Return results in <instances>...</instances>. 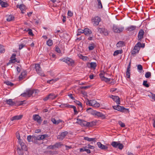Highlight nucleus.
I'll use <instances>...</instances> for the list:
<instances>
[{"label": "nucleus", "instance_id": "obj_1", "mask_svg": "<svg viewBox=\"0 0 155 155\" xmlns=\"http://www.w3.org/2000/svg\"><path fill=\"white\" fill-rule=\"evenodd\" d=\"M124 29L123 26H118L115 25H114L113 27V30L115 33H120L122 32Z\"/></svg>", "mask_w": 155, "mask_h": 155}, {"label": "nucleus", "instance_id": "obj_2", "mask_svg": "<svg viewBox=\"0 0 155 155\" xmlns=\"http://www.w3.org/2000/svg\"><path fill=\"white\" fill-rule=\"evenodd\" d=\"M35 68L38 74L42 76H45V74L43 73L41 70V68L39 64H35Z\"/></svg>", "mask_w": 155, "mask_h": 155}, {"label": "nucleus", "instance_id": "obj_3", "mask_svg": "<svg viewBox=\"0 0 155 155\" xmlns=\"http://www.w3.org/2000/svg\"><path fill=\"white\" fill-rule=\"evenodd\" d=\"M101 21L100 17L98 16H95L92 19V21L93 22V25L94 26H97L99 24V22Z\"/></svg>", "mask_w": 155, "mask_h": 155}, {"label": "nucleus", "instance_id": "obj_4", "mask_svg": "<svg viewBox=\"0 0 155 155\" xmlns=\"http://www.w3.org/2000/svg\"><path fill=\"white\" fill-rule=\"evenodd\" d=\"M113 107L115 110L121 112H124L125 110H128V109L124 108V107L120 106L119 105L113 106Z\"/></svg>", "mask_w": 155, "mask_h": 155}, {"label": "nucleus", "instance_id": "obj_5", "mask_svg": "<svg viewBox=\"0 0 155 155\" xmlns=\"http://www.w3.org/2000/svg\"><path fill=\"white\" fill-rule=\"evenodd\" d=\"M77 123L80 125L81 126H85L87 127V122L86 121L78 118L77 119Z\"/></svg>", "mask_w": 155, "mask_h": 155}, {"label": "nucleus", "instance_id": "obj_6", "mask_svg": "<svg viewBox=\"0 0 155 155\" xmlns=\"http://www.w3.org/2000/svg\"><path fill=\"white\" fill-rule=\"evenodd\" d=\"M33 119L36 121L38 124H40L41 122V118L38 114H34L33 116Z\"/></svg>", "mask_w": 155, "mask_h": 155}, {"label": "nucleus", "instance_id": "obj_7", "mask_svg": "<svg viewBox=\"0 0 155 155\" xmlns=\"http://www.w3.org/2000/svg\"><path fill=\"white\" fill-rule=\"evenodd\" d=\"M93 112L92 114L93 115H94L98 117H100L102 118H105L104 115L100 112H97L96 110H94L93 111Z\"/></svg>", "mask_w": 155, "mask_h": 155}, {"label": "nucleus", "instance_id": "obj_8", "mask_svg": "<svg viewBox=\"0 0 155 155\" xmlns=\"http://www.w3.org/2000/svg\"><path fill=\"white\" fill-rule=\"evenodd\" d=\"M68 133V132L67 131L61 133L60 135H59L57 136V138L60 140H62L66 136Z\"/></svg>", "mask_w": 155, "mask_h": 155}, {"label": "nucleus", "instance_id": "obj_9", "mask_svg": "<svg viewBox=\"0 0 155 155\" xmlns=\"http://www.w3.org/2000/svg\"><path fill=\"white\" fill-rule=\"evenodd\" d=\"M144 34V32L143 29H141L139 32L138 38V40L141 41V40L143 38V36Z\"/></svg>", "mask_w": 155, "mask_h": 155}, {"label": "nucleus", "instance_id": "obj_10", "mask_svg": "<svg viewBox=\"0 0 155 155\" xmlns=\"http://www.w3.org/2000/svg\"><path fill=\"white\" fill-rule=\"evenodd\" d=\"M61 143L59 142L56 143L55 144L49 146V148L51 149H54L56 148H58L62 145Z\"/></svg>", "mask_w": 155, "mask_h": 155}, {"label": "nucleus", "instance_id": "obj_11", "mask_svg": "<svg viewBox=\"0 0 155 155\" xmlns=\"http://www.w3.org/2000/svg\"><path fill=\"white\" fill-rule=\"evenodd\" d=\"M103 74L102 73V72H101L99 74V76L100 78H101V80L103 81H104L106 82H108L110 81L111 79L108 78H106L104 76H102V75Z\"/></svg>", "mask_w": 155, "mask_h": 155}, {"label": "nucleus", "instance_id": "obj_12", "mask_svg": "<svg viewBox=\"0 0 155 155\" xmlns=\"http://www.w3.org/2000/svg\"><path fill=\"white\" fill-rule=\"evenodd\" d=\"M140 48L139 47H137L136 45L134 46V48L131 51V54L133 55L135 54L136 53H138Z\"/></svg>", "mask_w": 155, "mask_h": 155}, {"label": "nucleus", "instance_id": "obj_13", "mask_svg": "<svg viewBox=\"0 0 155 155\" xmlns=\"http://www.w3.org/2000/svg\"><path fill=\"white\" fill-rule=\"evenodd\" d=\"M23 115H16L11 117L10 118V120L11 121H13L14 120H18L21 119Z\"/></svg>", "mask_w": 155, "mask_h": 155}, {"label": "nucleus", "instance_id": "obj_14", "mask_svg": "<svg viewBox=\"0 0 155 155\" xmlns=\"http://www.w3.org/2000/svg\"><path fill=\"white\" fill-rule=\"evenodd\" d=\"M97 145H98V147L102 150H106L108 148L107 147L102 144L100 142H97Z\"/></svg>", "mask_w": 155, "mask_h": 155}, {"label": "nucleus", "instance_id": "obj_15", "mask_svg": "<svg viewBox=\"0 0 155 155\" xmlns=\"http://www.w3.org/2000/svg\"><path fill=\"white\" fill-rule=\"evenodd\" d=\"M20 146H21V148H20L19 147L17 148V150H19L20 151H21V150H26V146L23 142L19 144Z\"/></svg>", "mask_w": 155, "mask_h": 155}, {"label": "nucleus", "instance_id": "obj_16", "mask_svg": "<svg viewBox=\"0 0 155 155\" xmlns=\"http://www.w3.org/2000/svg\"><path fill=\"white\" fill-rule=\"evenodd\" d=\"M38 138V137H33L32 139V141L35 143L40 145L41 143L38 142V141L40 140Z\"/></svg>", "mask_w": 155, "mask_h": 155}, {"label": "nucleus", "instance_id": "obj_17", "mask_svg": "<svg viewBox=\"0 0 155 155\" xmlns=\"http://www.w3.org/2000/svg\"><path fill=\"white\" fill-rule=\"evenodd\" d=\"M112 98L117 104H120V100L119 97L117 96L112 95Z\"/></svg>", "mask_w": 155, "mask_h": 155}, {"label": "nucleus", "instance_id": "obj_18", "mask_svg": "<svg viewBox=\"0 0 155 155\" xmlns=\"http://www.w3.org/2000/svg\"><path fill=\"white\" fill-rule=\"evenodd\" d=\"M27 75V72L25 71H24L21 72V74L19 76V79L20 80H21L25 78Z\"/></svg>", "mask_w": 155, "mask_h": 155}, {"label": "nucleus", "instance_id": "obj_19", "mask_svg": "<svg viewBox=\"0 0 155 155\" xmlns=\"http://www.w3.org/2000/svg\"><path fill=\"white\" fill-rule=\"evenodd\" d=\"M16 56V54L13 53L12 54L10 58V60H9L10 62L11 63H14L15 62V60L16 59L15 56Z\"/></svg>", "mask_w": 155, "mask_h": 155}, {"label": "nucleus", "instance_id": "obj_20", "mask_svg": "<svg viewBox=\"0 0 155 155\" xmlns=\"http://www.w3.org/2000/svg\"><path fill=\"white\" fill-rule=\"evenodd\" d=\"M75 65V63L74 61L71 58H68V66L73 67Z\"/></svg>", "mask_w": 155, "mask_h": 155}, {"label": "nucleus", "instance_id": "obj_21", "mask_svg": "<svg viewBox=\"0 0 155 155\" xmlns=\"http://www.w3.org/2000/svg\"><path fill=\"white\" fill-rule=\"evenodd\" d=\"M84 139L89 142L94 141L95 142L97 140L96 138H90L87 137H84Z\"/></svg>", "mask_w": 155, "mask_h": 155}, {"label": "nucleus", "instance_id": "obj_22", "mask_svg": "<svg viewBox=\"0 0 155 155\" xmlns=\"http://www.w3.org/2000/svg\"><path fill=\"white\" fill-rule=\"evenodd\" d=\"M84 31V33L86 35L91 34L92 33L91 31L87 28H85Z\"/></svg>", "mask_w": 155, "mask_h": 155}, {"label": "nucleus", "instance_id": "obj_23", "mask_svg": "<svg viewBox=\"0 0 155 155\" xmlns=\"http://www.w3.org/2000/svg\"><path fill=\"white\" fill-rule=\"evenodd\" d=\"M6 102L10 106H13L15 104V103L12 101V99L7 100Z\"/></svg>", "mask_w": 155, "mask_h": 155}, {"label": "nucleus", "instance_id": "obj_24", "mask_svg": "<svg viewBox=\"0 0 155 155\" xmlns=\"http://www.w3.org/2000/svg\"><path fill=\"white\" fill-rule=\"evenodd\" d=\"M49 99L52 100H54L55 99L57 96V95H55L53 93H51L49 95Z\"/></svg>", "mask_w": 155, "mask_h": 155}, {"label": "nucleus", "instance_id": "obj_25", "mask_svg": "<svg viewBox=\"0 0 155 155\" xmlns=\"http://www.w3.org/2000/svg\"><path fill=\"white\" fill-rule=\"evenodd\" d=\"M96 122L94 121H92L90 122H87V127H92L95 125Z\"/></svg>", "mask_w": 155, "mask_h": 155}, {"label": "nucleus", "instance_id": "obj_26", "mask_svg": "<svg viewBox=\"0 0 155 155\" xmlns=\"http://www.w3.org/2000/svg\"><path fill=\"white\" fill-rule=\"evenodd\" d=\"M14 19V17L12 15H10L7 16L6 20L7 21H10L13 20Z\"/></svg>", "mask_w": 155, "mask_h": 155}, {"label": "nucleus", "instance_id": "obj_27", "mask_svg": "<svg viewBox=\"0 0 155 155\" xmlns=\"http://www.w3.org/2000/svg\"><path fill=\"white\" fill-rule=\"evenodd\" d=\"M136 27L135 26L131 25L128 27L127 29V31H131L135 30Z\"/></svg>", "mask_w": 155, "mask_h": 155}, {"label": "nucleus", "instance_id": "obj_28", "mask_svg": "<svg viewBox=\"0 0 155 155\" xmlns=\"http://www.w3.org/2000/svg\"><path fill=\"white\" fill-rule=\"evenodd\" d=\"M124 42L123 41H120L118 42L116 44V45L117 47H122L124 46Z\"/></svg>", "mask_w": 155, "mask_h": 155}, {"label": "nucleus", "instance_id": "obj_29", "mask_svg": "<svg viewBox=\"0 0 155 155\" xmlns=\"http://www.w3.org/2000/svg\"><path fill=\"white\" fill-rule=\"evenodd\" d=\"M38 138V139H39L40 140H43L46 137H48V135L47 134H43L41 135H39L38 136H37Z\"/></svg>", "mask_w": 155, "mask_h": 155}, {"label": "nucleus", "instance_id": "obj_30", "mask_svg": "<svg viewBox=\"0 0 155 155\" xmlns=\"http://www.w3.org/2000/svg\"><path fill=\"white\" fill-rule=\"evenodd\" d=\"M68 108H73V109L74 112V113L75 114H77L78 113V112L77 110V109L76 107L73 105H68Z\"/></svg>", "mask_w": 155, "mask_h": 155}, {"label": "nucleus", "instance_id": "obj_31", "mask_svg": "<svg viewBox=\"0 0 155 155\" xmlns=\"http://www.w3.org/2000/svg\"><path fill=\"white\" fill-rule=\"evenodd\" d=\"M123 53V51L122 50H117L115 51L113 54L114 56H115L119 54H121Z\"/></svg>", "mask_w": 155, "mask_h": 155}, {"label": "nucleus", "instance_id": "obj_32", "mask_svg": "<svg viewBox=\"0 0 155 155\" xmlns=\"http://www.w3.org/2000/svg\"><path fill=\"white\" fill-rule=\"evenodd\" d=\"M135 45L137 47H139V48H143L145 47L144 44H141L140 42H138Z\"/></svg>", "mask_w": 155, "mask_h": 155}, {"label": "nucleus", "instance_id": "obj_33", "mask_svg": "<svg viewBox=\"0 0 155 155\" xmlns=\"http://www.w3.org/2000/svg\"><path fill=\"white\" fill-rule=\"evenodd\" d=\"M1 5L2 7L6 8L8 6V4L6 2L2 1L1 4Z\"/></svg>", "mask_w": 155, "mask_h": 155}, {"label": "nucleus", "instance_id": "obj_34", "mask_svg": "<svg viewBox=\"0 0 155 155\" xmlns=\"http://www.w3.org/2000/svg\"><path fill=\"white\" fill-rule=\"evenodd\" d=\"M51 121H52V122L54 124H58L61 121V120H58L57 121H56L55 119L54 118H52L51 119Z\"/></svg>", "mask_w": 155, "mask_h": 155}, {"label": "nucleus", "instance_id": "obj_35", "mask_svg": "<svg viewBox=\"0 0 155 155\" xmlns=\"http://www.w3.org/2000/svg\"><path fill=\"white\" fill-rule=\"evenodd\" d=\"M58 78H55L54 79H51L49 80H48L47 81V82L48 83H49L50 84H52L54 83L56 81H58Z\"/></svg>", "mask_w": 155, "mask_h": 155}, {"label": "nucleus", "instance_id": "obj_36", "mask_svg": "<svg viewBox=\"0 0 155 155\" xmlns=\"http://www.w3.org/2000/svg\"><path fill=\"white\" fill-rule=\"evenodd\" d=\"M5 49L4 46L0 44V52L1 53H4L5 52Z\"/></svg>", "mask_w": 155, "mask_h": 155}, {"label": "nucleus", "instance_id": "obj_37", "mask_svg": "<svg viewBox=\"0 0 155 155\" xmlns=\"http://www.w3.org/2000/svg\"><path fill=\"white\" fill-rule=\"evenodd\" d=\"M118 144L119 143L117 142L113 141L111 145L113 147L117 148L118 146Z\"/></svg>", "mask_w": 155, "mask_h": 155}, {"label": "nucleus", "instance_id": "obj_38", "mask_svg": "<svg viewBox=\"0 0 155 155\" xmlns=\"http://www.w3.org/2000/svg\"><path fill=\"white\" fill-rule=\"evenodd\" d=\"M17 8L18 7V5L17 6ZM19 8L21 11H23L24 10V9L25 8V6L24 5L21 4L19 6Z\"/></svg>", "mask_w": 155, "mask_h": 155}, {"label": "nucleus", "instance_id": "obj_39", "mask_svg": "<svg viewBox=\"0 0 155 155\" xmlns=\"http://www.w3.org/2000/svg\"><path fill=\"white\" fill-rule=\"evenodd\" d=\"M90 65L91 68L94 69H95L97 66V64L95 62H91L90 63Z\"/></svg>", "mask_w": 155, "mask_h": 155}, {"label": "nucleus", "instance_id": "obj_40", "mask_svg": "<svg viewBox=\"0 0 155 155\" xmlns=\"http://www.w3.org/2000/svg\"><path fill=\"white\" fill-rule=\"evenodd\" d=\"M27 92L28 97H30L31 95H32L33 93V90H29L27 91Z\"/></svg>", "mask_w": 155, "mask_h": 155}, {"label": "nucleus", "instance_id": "obj_41", "mask_svg": "<svg viewBox=\"0 0 155 155\" xmlns=\"http://www.w3.org/2000/svg\"><path fill=\"white\" fill-rule=\"evenodd\" d=\"M47 45L49 46H51L53 45V41L51 39H49L46 42Z\"/></svg>", "mask_w": 155, "mask_h": 155}, {"label": "nucleus", "instance_id": "obj_42", "mask_svg": "<svg viewBox=\"0 0 155 155\" xmlns=\"http://www.w3.org/2000/svg\"><path fill=\"white\" fill-rule=\"evenodd\" d=\"M137 69L140 71V72H142V71L143 72V67L141 64H139L137 65Z\"/></svg>", "mask_w": 155, "mask_h": 155}, {"label": "nucleus", "instance_id": "obj_43", "mask_svg": "<svg viewBox=\"0 0 155 155\" xmlns=\"http://www.w3.org/2000/svg\"><path fill=\"white\" fill-rule=\"evenodd\" d=\"M97 1L98 2V8H103V6L101 0H97Z\"/></svg>", "mask_w": 155, "mask_h": 155}, {"label": "nucleus", "instance_id": "obj_44", "mask_svg": "<svg viewBox=\"0 0 155 155\" xmlns=\"http://www.w3.org/2000/svg\"><path fill=\"white\" fill-rule=\"evenodd\" d=\"M4 83L8 86H12L14 85V84L12 83L11 82L7 81H5Z\"/></svg>", "mask_w": 155, "mask_h": 155}, {"label": "nucleus", "instance_id": "obj_45", "mask_svg": "<svg viewBox=\"0 0 155 155\" xmlns=\"http://www.w3.org/2000/svg\"><path fill=\"white\" fill-rule=\"evenodd\" d=\"M95 47V45L94 44H91V45H89L88 46V49L89 50H93Z\"/></svg>", "mask_w": 155, "mask_h": 155}, {"label": "nucleus", "instance_id": "obj_46", "mask_svg": "<svg viewBox=\"0 0 155 155\" xmlns=\"http://www.w3.org/2000/svg\"><path fill=\"white\" fill-rule=\"evenodd\" d=\"M147 81H144L143 82V85L147 87H149V85L147 83Z\"/></svg>", "mask_w": 155, "mask_h": 155}, {"label": "nucleus", "instance_id": "obj_47", "mask_svg": "<svg viewBox=\"0 0 155 155\" xmlns=\"http://www.w3.org/2000/svg\"><path fill=\"white\" fill-rule=\"evenodd\" d=\"M74 94H71V93L68 94V97L69 98H71L72 100H74L75 98L74 97Z\"/></svg>", "mask_w": 155, "mask_h": 155}, {"label": "nucleus", "instance_id": "obj_48", "mask_svg": "<svg viewBox=\"0 0 155 155\" xmlns=\"http://www.w3.org/2000/svg\"><path fill=\"white\" fill-rule=\"evenodd\" d=\"M151 76V73L150 72H146L145 74V77L146 78H149Z\"/></svg>", "mask_w": 155, "mask_h": 155}, {"label": "nucleus", "instance_id": "obj_49", "mask_svg": "<svg viewBox=\"0 0 155 155\" xmlns=\"http://www.w3.org/2000/svg\"><path fill=\"white\" fill-rule=\"evenodd\" d=\"M75 103H76V104H77L78 105L79 107H80L81 108V109H82V104L81 103V102H80L79 101H76Z\"/></svg>", "mask_w": 155, "mask_h": 155}, {"label": "nucleus", "instance_id": "obj_50", "mask_svg": "<svg viewBox=\"0 0 155 155\" xmlns=\"http://www.w3.org/2000/svg\"><path fill=\"white\" fill-rule=\"evenodd\" d=\"M130 70H127L126 75L127 78H130Z\"/></svg>", "mask_w": 155, "mask_h": 155}, {"label": "nucleus", "instance_id": "obj_51", "mask_svg": "<svg viewBox=\"0 0 155 155\" xmlns=\"http://www.w3.org/2000/svg\"><path fill=\"white\" fill-rule=\"evenodd\" d=\"M118 123L121 127H125V124L123 123H122L121 121H119Z\"/></svg>", "mask_w": 155, "mask_h": 155}, {"label": "nucleus", "instance_id": "obj_52", "mask_svg": "<svg viewBox=\"0 0 155 155\" xmlns=\"http://www.w3.org/2000/svg\"><path fill=\"white\" fill-rule=\"evenodd\" d=\"M60 60L67 63L68 62V57H67L66 58H64L62 59H60Z\"/></svg>", "mask_w": 155, "mask_h": 155}, {"label": "nucleus", "instance_id": "obj_53", "mask_svg": "<svg viewBox=\"0 0 155 155\" xmlns=\"http://www.w3.org/2000/svg\"><path fill=\"white\" fill-rule=\"evenodd\" d=\"M96 101L94 100H90V102H91V106H93L95 104V103H96Z\"/></svg>", "mask_w": 155, "mask_h": 155}, {"label": "nucleus", "instance_id": "obj_54", "mask_svg": "<svg viewBox=\"0 0 155 155\" xmlns=\"http://www.w3.org/2000/svg\"><path fill=\"white\" fill-rule=\"evenodd\" d=\"M32 137L31 136V135H29V136H28L27 137V139L28 142H30L32 141Z\"/></svg>", "mask_w": 155, "mask_h": 155}, {"label": "nucleus", "instance_id": "obj_55", "mask_svg": "<svg viewBox=\"0 0 155 155\" xmlns=\"http://www.w3.org/2000/svg\"><path fill=\"white\" fill-rule=\"evenodd\" d=\"M105 30V28H99L98 29V31L101 33H103V31Z\"/></svg>", "mask_w": 155, "mask_h": 155}, {"label": "nucleus", "instance_id": "obj_56", "mask_svg": "<svg viewBox=\"0 0 155 155\" xmlns=\"http://www.w3.org/2000/svg\"><path fill=\"white\" fill-rule=\"evenodd\" d=\"M124 146L123 144L120 143H119L118 148L120 150H122Z\"/></svg>", "mask_w": 155, "mask_h": 155}, {"label": "nucleus", "instance_id": "obj_57", "mask_svg": "<svg viewBox=\"0 0 155 155\" xmlns=\"http://www.w3.org/2000/svg\"><path fill=\"white\" fill-rule=\"evenodd\" d=\"M100 106V104L96 101V103H95V104L94 105L93 107H99Z\"/></svg>", "mask_w": 155, "mask_h": 155}, {"label": "nucleus", "instance_id": "obj_58", "mask_svg": "<svg viewBox=\"0 0 155 155\" xmlns=\"http://www.w3.org/2000/svg\"><path fill=\"white\" fill-rule=\"evenodd\" d=\"M105 35H108V33L107 31L105 28V30L103 31V33Z\"/></svg>", "mask_w": 155, "mask_h": 155}, {"label": "nucleus", "instance_id": "obj_59", "mask_svg": "<svg viewBox=\"0 0 155 155\" xmlns=\"http://www.w3.org/2000/svg\"><path fill=\"white\" fill-rule=\"evenodd\" d=\"M25 46V45L23 44H21L19 45V49L21 50Z\"/></svg>", "mask_w": 155, "mask_h": 155}, {"label": "nucleus", "instance_id": "obj_60", "mask_svg": "<svg viewBox=\"0 0 155 155\" xmlns=\"http://www.w3.org/2000/svg\"><path fill=\"white\" fill-rule=\"evenodd\" d=\"M86 147V146L83 147L82 148H80L79 149L80 152H83L85 151Z\"/></svg>", "mask_w": 155, "mask_h": 155}, {"label": "nucleus", "instance_id": "obj_61", "mask_svg": "<svg viewBox=\"0 0 155 155\" xmlns=\"http://www.w3.org/2000/svg\"><path fill=\"white\" fill-rule=\"evenodd\" d=\"M33 94H35V95L38 94L39 92V91L38 90H33Z\"/></svg>", "mask_w": 155, "mask_h": 155}, {"label": "nucleus", "instance_id": "obj_62", "mask_svg": "<svg viewBox=\"0 0 155 155\" xmlns=\"http://www.w3.org/2000/svg\"><path fill=\"white\" fill-rule=\"evenodd\" d=\"M87 148H89L90 149H93L94 148V147L93 146L91 145L90 144H88L87 147Z\"/></svg>", "mask_w": 155, "mask_h": 155}, {"label": "nucleus", "instance_id": "obj_63", "mask_svg": "<svg viewBox=\"0 0 155 155\" xmlns=\"http://www.w3.org/2000/svg\"><path fill=\"white\" fill-rule=\"evenodd\" d=\"M91 87L90 86H83L81 87V89H87L88 88H90Z\"/></svg>", "mask_w": 155, "mask_h": 155}, {"label": "nucleus", "instance_id": "obj_64", "mask_svg": "<svg viewBox=\"0 0 155 155\" xmlns=\"http://www.w3.org/2000/svg\"><path fill=\"white\" fill-rule=\"evenodd\" d=\"M55 51L58 53H60L61 52V50L58 46L56 47Z\"/></svg>", "mask_w": 155, "mask_h": 155}]
</instances>
